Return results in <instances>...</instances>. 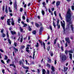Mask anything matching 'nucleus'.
<instances>
[{
    "label": "nucleus",
    "instance_id": "1",
    "mask_svg": "<svg viewBox=\"0 0 74 74\" xmlns=\"http://www.w3.org/2000/svg\"><path fill=\"white\" fill-rule=\"evenodd\" d=\"M70 21H71V13L70 12V9H69L67 12L66 22H70Z\"/></svg>",
    "mask_w": 74,
    "mask_h": 74
},
{
    "label": "nucleus",
    "instance_id": "2",
    "mask_svg": "<svg viewBox=\"0 0 74 74\" xmlns=\"http://www.w3.org/2000/svg\"><path fill=\"white\" fill-rule=\"evenodd\" d=\"M63 23L62 22V21L61 22V25L62 26L63 28V29L64 31V29H65V27H64V26H65V24L64 23V21L63 20Z\"/></svg>",
    "mask_w": 74,
    "mask_h": 74
},
{
    "label": "nucleus",
    "instance_id": "3",
    "mask_svg": "<svg viewBox=\"0 0 74 74\" xmlns=\"http://www.w3.org/2000/svg\"><path fill=\"white\" fill-rule=\"evenodd\" d=\"M62 60H66L67 59V58L66 57V56L64 55H63L62 57Z\"/></svg>",
    "mask_w": 74,
    "mask_h": 74
},
{
    "label": "nucleus",
    "instance_id": "4",
    "mask_svg": "<svg viewBox=\"0 0 74 74\" xmlns=\"http://www.w3.org/2000/svg\"><path fill=\"white\" fill-rule=\"evenodd\" d=\"M14 5V8H15L16 10V8H17V4H16V1H15Z\"/></svg>",
    "mask_w": 74,
    "mask_h": 74
},
{
    "label": "nucleus",
    "instance_id": "5",
    "mask_svg": "<svg viewBox=\"0 0 74 74\" xmlns=\"http://www.w3.org/2000/svg\"><path fill=\"white\" fill-rule=\"evenodd\" d=\"M65 40L66 41H67L68 43H70V40L69 39V38H65Z\"/></svg>",
    "mask_w": 74,
    "mask_h": 74
},
{
    "label": "nucleus",
    "instance_id": "6",
    "mask_svg": "<svg viewBox=\"0 0 74 74\" xmlns=\"http://www.w3.org/2000/svg\"><path fill=\"white\" fill-rule=\"evenodd\" d=\"M59 20H58L57 25L58 27V29H60V25H59Z\"/></svg>",
    "mask_w": 74,
    "mask_h": 74
},
{
    "label": "nucleus",
    "instance_id": "7",
    "mask_svg": "<svg viewBox=\"0 0 74 74\" xmlns=\"http://www.w3.org/2000/svg\"><path fill=\"white\" fill-rule=\"evenodd\" d=\"M10 20H11V19H8L7 21V22L8 23V25L9 26L10 25Z\"/></svg>",
    "mask_w": 74,
    "mask_h": 74
},
{
    "label": "nucleus",
    "instance_id": "8",
    "mask_svg": "<svg viewBox=\"0 0 74 74\" xmlns=\"http://www.w3.org/2000/svg\"><path fill=\"white\" fill-rule=\"evenodd\" d=\"M42 27H41L40 29L39 30V34L40 35H41L42 34Z\"/></svg>",
    "mask_w": 74,
    "mask_h": 74
},
{
    "label": "nucleus",
    "instance_id": "9",
    "mask_svg": "<svg viewBox=\"0 0 74 74\" xmlns=\"http://www.w3.org/2000/svg\"><path fill=\"white\" fill-rule=\"evenodd\" d=\"M60 5V2L59 1H57L56 3V5L57 7L59 6Z\"/></svg>",
    "mask_w": 74,
    "mask_h": 74
},
{
    "label": "nucleus",
    "instance_id": "10",
    "mask_svg": "<svg viewBox=\"0 0 74 74\" xmlns=\"http://www.w3.org/2000/svg\"><path fill=\"white\" fill-rule=\"evenodd\" d=\"M41 13L42 15H43V16L44 15H45V12H44V10H42Z\"/></svg>",
    "mask_w": 74,
    "mask_h": 74
},
{
    "label": "nucleus",
    "instance_id": "11",
    "mask_svg": "<svg viewBox=\"0 0 74 74\" xmlns=\"http://www.w3.org/2000/svg\"><path fill=\"white\" fill-rule=\"evenodd\" d=\"M12 20V25H14V21L13 20V18H11Z\"/></svg>",
    "mask_w": 74,
    "mask_h": 74
},
{
    "label": "nucleus",
    "instance_id": "12",
    "mask_svg": "<svg viewBox=\"0 0 74 74\" xmlns=\"http://www.w3.org/2000/svg\"><path fill=\"white\" fill-rule=\"evenodd\" d=\"M11 33L12 34H16V32H14L12 31H11Z\"/></svg>",
    "mask_w": 74,
    "mask_h": 74
},
{
    "label": "nucleus",
    "instance_id": "13",
    "mask_svg": "<svg viewBox=\"0 0 74 74\" xmlns=\"http://www.w3.org/2000/svg\"><path fill=\"white\" fill-rule=\"evenodd\" d=\"M51 70L53 72L55 71V68H54V67L53 66H51Z\"/></svg>",
    "mask_w": 74,
    "mask_h": 74
},
{
    "label": "nucleus",
    "instance_id": "14",
    "mask_svg": "<svg viewBox=\"0 0 74 74\" xmlns=\"http://www.w3.org/2000/svg\"><path fill=\"white\" fill-rule=\"evenodd\" d=\"M68 69V68L64 67V71H66Z\"/></svg>",
    "mask_w": 74,
    "mask_h": 74
},
{
    "label": "nucleus",
    "instance_id": "15",
    "mask_svg": "<svg viewBox=\"0 0 74 74\" xmlns=\"http://www.w3.org/2000/svg\"><path fill=\"white\" fill-rule=\"evenodd\" d=\"M5 12L6 14L8 13V10H7V6H6Z\"/></svg>",
    "mask_w": 74,
    "mask_h": 74
},
{
    "label": "nucleus",
    "instance_id": "16",
    "mask_svg": "<svg viewBox=\"0 0 74 74\" xmlns=\"http://www.w3.org/2000/svg\"><path fill=\"white\" fill-rule=\"evenodd\" d=\"M6 35H7V36L8 37V38H9V35H8V31H6Z\"/></svg>",
    "mask_w": 74,
    "mask_h": 74
},
{
    "label": "nucleus",
    "instance_id": "17",
    "mask_svg": "<svg viewBox=\"0 0 74 74\" xmlns=\"http://www.w3.org/2000/svg\"><path fill=\"white\" fill-rule=\"evenodd\" d=\"M46 73V71H45V69H43L42 70V74H45V73Z\"/></svg>",
    "mask_w": 74,
    "mask_h": 74
},
{
    "label": "nucleus",
    "instance_id": "18",
    "mask_svg": "<svg viewBox=\"0 0 74 74\" xmlns=\"http://www.w3.org/2000/svg\"><path fill=\"white\" fill-rule=\"evenodd\" d=\"M10 66H13L14 67V68H15V65L14 64H10Z\"/></svg>",
    "mask_w": 74,
    "mask_h": 74
},
{
    "label": "nucleus",
    "instance_id": "19",
    "mask_svg": "<svg viewBox=\"0 0 74 74\" xmlns=\"http://www.w3.org/2000/svg\"><path fill=\"white\" fill-rule=\"evenodd\" d=\"M20 30L21 32H23V29L22 28V27H20Z\"/></svg>",
    "mask_w": 74,
    "mask_h": 74
},
{
    "label": "nucleus",
    "instance_id": "20",
    "mask_svg": "<svg viewBox=\"0 0 74 74\" xmlns=\"http://www.w3.org/2000/svg\"><path fill=\"white\" fill-rule=\"evenodd\" d=\"M23 68H24V69H29V67L27 66H23Z\"/></svg>",
    "mask_w": 74,
    "mask_h": 74
},
{
    "label": "nucleus",
    "instance_id": "21",
    "mask_svg": "<svg viewBox=\"0 0 74 74\" xmlns=\"http://www.w3.org/2000/svg\"><path fill=\"white\" fill-rule=\"evenodd\" d=\"M69 55H70V58L71 59H72V54L71 53H69Z\"/></svg>",
    "mask_w": 74,
    "mask_h": 74
},
{
    "label": "nucleus",
    "instance_id": "22",
    "mask_svg": "<svg viewBox=\"0 0 74 74\" xmlns=\"http://www.w3.org/2000/svg\"><path fill=\"white\" fill-rule=\"evenodd\" d=\"M58 40V38H56V40H54V44H56V41H57V40Z\"/></svg>",
    "mask_w": 74,
    "mask_h": 74
},
{
    "label": "nucleus",
    "instance_id": "23",
    "mask_svg": "<svg viewBox=\"0 0 74 74\" xmlns=\"http://www.w3.org/2000/svg\"><path fill=\"white\" fill-rule=\"evenodd\" d=\"M23 40V37H22V36H21V38L20 40V42H22V41Z\"/></svg>",
    "mask_w": 74,
    "mask_h": 74
},
{
    "label": "nucleus",
    "instance_id": "24",
    "mask_svg": "<svg viewBox=\"0 0 74 74\" xmlns=\"http://www.w3.org/2000/svg\"><path fill=\"white\" fill-rule=\"evenodd\" d=\"M32 33L33 34H36V31L34 30L32 32Z\"/></svg>",
    "mask_w": 74,
    "mask_h": 74
},
{
    "label": "nucleus",
    "instance_id": "25",
    "mask_svg": "<svg viewBox=\"0 0 74 74\" xmlns=\"http://www.w3.org/2000/svg\"><path fill=\"white\" fill-rule=\"evenodd\" d=\"M38 45H39V44L37 42L36 45V47H38Z\"/></svg>",
    "mask_w": 74,
    "mask_h": 74
},
{
    "label": "nucleus",
    "instance_id": "26",
    "mask_svg": "<svg viewBox=\"0 0 74 74\" xmlns=\"http://www.w3.org/2000/svg\"><path fill=\"white\" fill-rule=\"evenodd\" d=\"M8 58V57H7V56H5L4 59L5 60H7Z\"/></svg>",
    "mask_w": 74,
    "mask_h": 74
},
{
    "label": "nucleus",
    "instance_id": "27",
    "mask_svg": "<svg viewBox=\"0 0 74 74\" xmlns=\"http://www.w3.org/2000/svg\"><path fill=\"white\" fill-rule=\"evenodd\" d=\"M48 62L49 63H51V59H49L48 60Z\"/></svg>",
    "mask_w": 74,
    "mask_h": 74
},
{
    "label": "nucleus",
    "instance_id": "28",
    "mask_svg": "<svg viewBox=\"0 0 74 74\" xmlns=\"http://www.w3.org/2000/svg\"><path fill=\"white\" fill-rule=\"evenodd\" d=\"M14 49L15 50V52H16H16H18V49H17L14 48Z\"/></svg>",
    "mask_w": 74,
    "mask_h": 74
},
{
    "label": "nucleus",
    "instance_id": "29",
    "mask_svg": "<svg viewBox=\"0 0 74 74\" xmlns=\"http://www.w3.org/2000/svg\"><path fill=\"white\" fill-rule=\"evenodd\" d=\"M38 41L40 43L41 45H42V42H41L40 40H38Z\"/></svg>",
    "mask_w": 74,
    "mask_h": 74
},
{
    "label": "nucleus",
    "instance_id": "30",
    "mask_svg": "<svg viewBox=\"0 0 74 74\" xmlns=\"http://www.w3.org/2000/svg\"><path fill=\"white\" fill-rule=\"evenodd\" d=\"M71 30H72V31H73V29L74 28L73 26L72 25H71Z\"/></svg>",
    "mask_w": 74,
    "mask_h": 74
},
{
    "label": "nucleus",
    "instance_id": "31",
    "mask_svg": "<svg viewBox=\"0 0 74 74\" xmlns=\"http://www.w3.org/2000/svg\"><path fill=\"white\" fill-rule=\"evenodd\" d=\"M59 15L60 18H61V20H62V19H63V18H62V16H61V14H59Z\"/></svg>",
    "mask_w": 74,
    "mask_h": 74
},
{
    "label": "nucleus",
    "instance_id": "32",
    "mask_svg": "<svg viewBox=\"0 0 74 74\" xmlns=\"http://www.w3.org/2000/svg\"><path fill=\"white\" fill-rule=\"evenodd\" d=\"M37 71L38 74H39V73H40V70L39 69H37Z\"/></svg>",
    "mask_w": 74,
    "mask_h": 74
},
{
    "label": "nucleus",
    "instance_id": "33",
    "mask_svg": "<svg viewBox=\"0 0 74 74\" xmlns=\"http://www.w3.org/2000/svg\"><path fill=\"white\" fill-rule=\"evenodd\" d=\"M20 65H21V64H23V62L22 61H21L19 62Z\"/></svg>",
    "mask_w": 74,
    "mask_h": 74
},
{
    "label": "nucleus",
    "instance_id": "34",
    "mask_svg": "<svg viewBox=\"0 0 74 74\" xmlns=\"http://www.w3.org/2000/svg\"><path fill=\"white\" fill-rule=\"evenodd\" d=\"M65 53V54H66V55H67V54L68 53V51H67V50H66Z\"/></svg>",
    "mask_w": 74,
    "mask_h": 74
},
{
    "label": "nucleus",
    "instance_id": "35",
    "mask_svg": "<svg viewBox=\"0 0 74 74\" xmlns=\"http://www.w3.org/2000/svg\"><path fill=\"white\" fill-rule=\"evenodd\" d=\"M35 25H36V26L37 27H38V26H39V25H38L37 23H36L35 24Z\"/></svg>",
    "mask_w": 74,
    "mask_h": 74
},
{
    "label": "nucleus",
    "instance_id": "36",
    "mask_svg": "<svg viewBox=\"0 0 74 74\" xmlns=\"http://www.w3.org/2000/svg\"><path fill=\"white\" fill-rule=\"evenodd\" d=\"M53 26H54L55 28L56 27V25L55 24V23L54 22V21L53 22Z\"/></svg>",
    "mask_w": 74,
    "mask_h": 74
},
{
    "label": "nucleus",
    "instance_id": "37",
    "mask_svg": "<svg viewBox=\"0 0 74 74\" xmlns=\"http://www.w3.org/2000/svg\"><path fill=\"white\" fill-rule=\"evenodd\" d=\"M8 41H9V43L10 44H11V41L9 39H8Z\"/></svg>",
    "mask_w": 74,
    "mask_h": 74
},
{
    "label": "nucleus",
    "instance_id": "38",
    "mask_svg": "<svg viewBox=\"0 0 74 74\" xmlns=\"http://www.w3.org/2000/svg\"><path fill=\"white\" fill-rule=\"evenodd\" d=\"M25 47V46H22L21 47V49H23Z\"/></svg>",
    "mask_w": 74,
    "mask_h": 74
},
{
    "label": "nucleus",
    "instance_id": "39",
    "mask_svg": "<svg viewBox=\"0 0 74 74\" xmlns=\"http://www.w3.org/2000/svg\"><path fill=\"white\" fill-rule=\"evenodd\" d=\"M47 74H49V71L48 70H47Z\"/></svg>",
    "mask_w": 74,
    "mask_h": 74
},
{
    "label": "nucleus",
    "instance_id": "40",
    "mask_svg": "<svg viewBox=\"0 0 74 74\" xmlns=\"http://www.w3.org/2000/svg\"><path fill=\"white\" fill-rule=\"evenodd\" d=\"M43 47H44V49H45V43L44 42H43Z\"/></svg>",
    "mask_w": 74,
    "mask_h": 74
},
{
    "label": "nucleus",
    "instance_id": "41",
    "mask_svg": "<svg viewBox=\"0 0 74 74\" xmlns=\"http://www.w3.org/2000/svg\"><path fill=\"white\" fill-rule=\"evenodd\" d=\"M22 18L24 20H25V16H22Z\"/></svg>",
    "mask_w": 74,
    "mask_h": 74
},
{
    "label": "nucleus",
    "instance_id": "42",
    "mask_svg": "<svg viewBox=\"0 0 74 74\" xmlns=\"http://www.w3.org/2000/svg\"><path fill=\"white\" fill-rule=\"evenodd\" d=\"M3 32H4V29H1V33H3Z\"/></svg>",
    "mask_w": 74,
    "mask_h": 74
},
{
    "label": "nucleus",
    "instance_id": "43",
    "mask_svg": "<svg viewBox=\"0 0 74 74\" xmlns=\"http://www.w3.org/2000/svg\"><path fill=\"white\" fill-rule=\"evenodd\" d=\"M68 52H69V53H73V51H68Z\"/></svg>",
    "mask_w": 74,
    "mask_h": 74
},
{
    "label": "nucleus",
    "instance_id": "44",
    "mask_svg": "<svg viewBox=\"0 0 74 74\" xmlns=\"http://www.w3.org/2000/svg\"><path fill=\"white\" fill-rule=\"evenodd\" d=\"M1 20H3V19H4V17L3 16V17H1Z\"/></svg>",
    "mask_w": 74,
    "mask_h": 74
},
{
    "label": "nucleus",
    "instance_id": "45",
    "mask_svg": "<svg viewBox=\"0 0 74 74\" xmlns=\"http://www.w3.org/2000/svg\"><path fill=\"white\" fill-rule=\"evenodd\" d=\"M71 8L72 10H74V6H71Z\"/></svg>",
    "mask_w": 74,
    "mask_h": 74
},
{
    "label": "nucleus",
    "instance_id": "46",
    "mask_svg": "<svg viewBox=\"0 0 74 74\" xmlns=\"http://www.w3.org/2000/svg\"><path fill=\"white\" fill-rule=\"evenodd\" d=\"M46 66H47V67H49L50 66V65L49 64H47Z\"/></svg>",
    "mask_w": 74,
    "mask_h": 74
},
{
    "label": "nucleus",
    "instance_id": "47",
    "mask_svg": "<svg viewBox=\"0 0 74 74\" xmlns=\"http://www.w3.org/2000/svg\"><path fill=\"white\" fill-rule=\"evenodd\" d=\"M22 11H23V9L22 8H20V11H21V12H22Z\"/></svg>",
    "mask_w": 74,
    "mask_h": 74
},
{
    "label": "nucleus",
    "instance_id": "48",
    "mask_svg": "<svg viewBox=\"0 0 74 74\" xmlns=\"http://www.w3.org/2000/svg\"><path fill=\"white\" fill-rule=\"evenodd\" d=\"M56 12L55 11L54 12V14L56 16Z\"/></svg>",
    "mask_w": 74,
    "mask_h": 74
},
{
    "label": "nucleus",
    "instance_id": "49",
    "mask_svg": "<svg viewBox=\"0 0 74 74\" xmlns=\"http://www.w3.org/2000/svg\"><path fill=\"white\" fill-rule=\"evenodd\" d=\"M24 26H23V27H26V26H27V24H26L25 23H24L23 25Z\"/></svg>",
    "mask_w": 74,
    "mask_h": 74
},
{
    "label": "nucleus",
    "instance_id": "50",
    "mask_svg": "<svg viewBox=\"0 0 74 74\" xmlns=\"http://www.w3.org/2000/svg\"><path fill=\"white\" fill-rule=\"evenodd\" d=\"M26 51L28 52V53H29V50L28 49H26Z\"/></svg>",
    "mask_w": 74,
    "mask_h": 74
},
{
    "label": "nucleus",
    "instance_id": "51",
    "mask_svg": "<svg viewBox=\"0 0 74 74\" xmlns=\"http://www.w3.org/2000/svg\"><path fill=\"white\" fill-rule=\"evenodd\" d=\"M5 7L4 6H3V9H2V10L3 11H4V8H5Z\"/></svg>",
    "mask_w": 74,
    "mask_h": 74
},
{
    "label": "nucleus",
    "instance_id": "52",
    "mask_svg": "<svg viewBox=\"0 0 74 74\" xmlns=\"http://www.w3.org/2000/svg\"><path fill=\"white\" fill-rule=\"evenodd\" d=\"M61 50L62 51H63V47L62 46L61 47Z\"/></svg>",
    "mask_w": 74,
    "mask_h": 74
},
{
    "label": "nucleus",
    "instance_id": "53",
    "mask_svg": "<svg viewBox=\"0 0 74 74\" xmlns=\"http://www.w3.org/2000/svg\"><path fill=\"white\" fill-rule=\"evenodd\" d=\"M56 63H57V62H56V60H55V61H54V64H56Z\"/></svg>",
    "mask_w": 74,
    "mask_h": 74
},
{
    "label": "nucleus",
    "instance_id": "54",
    "mask_svg": "<svg viewBox=\"0 0 74 74\" xmlns=\"http://www.w3.org/2000/svg\"><path fill=\"white\" fill-rule=\"evenodd\" d=\"M0 51H1V52H4V51L1 49H0Z\"/></svg>",
    "mask_w": 74,
    "mask_h": 74
},
{
    "label": "nucleus",
    "instance_id": "55",
    "mask_svg": "<svg viewBox=\"0 0 74 74\" xmlns=\"http://www.w3.org/2000/svg\"><path fill=\"white\" fill-rule=\"evenodd\" d=\"M50 49V47H48L47 48V49L48 51H49Z\"/></svg>",
    "mask_w": 74,
    "mask_h": 74
},
{
    "label": "nucleus",
    "instance_id": "56",
    "mask_svg": "<svg viewBox=\"0 0 74 74\" xmlns=\"http://www.w3.org/2000/svg\"><path fill=\"white\" fill-rule=\"evenodd\" d=\"M50 29L51 30H52V27L51 26H50Z\"/></svg>",
    "mask_w": 74,
    "mask_h": 74
},
{
    "label": "nucleus",
    "instance_id": "57",
    "mask_svg": "<svg viewBox=\"0 0 74 74\" xmlns=\"http://www.w3.org/2000/svg\"><path fill=\"white\" fill-rule=\"evenodd\" d=\"M35 53L34 52V54L33 55V59H34V56H35V54H34Z\"/></svg>",
    "mask_w": 74,
    "mask_h": 74
},
{
    "label": "nucleus",
    "instance_id": "58",
    "mask_svg": "<svg viewBox=\"0 0 74 74\" xmlns=\"http://www.w3.org/2000/svg\"><path fill=\"white\" fill-rule=\"evenodd\" d=\"M5 35L4 34H3L2 35L3 37H5Z\"/></svg>",
    "mask_w": 74,
    "mask_h": 74
},
{
    "label": "nucleus",
    "instance_id": "59",
    "mask_svg": "<svg viewBox=\"0 0 74 74\" xmlns=\"http://www.w3.org/2000/svg\"><path fill=\"white\" fill-rule=\"evenodd\" d=\"M1 63H3L4 64H5L4 62V61L3 60H1Z\"/></svg>",
    "mask_w": 74,
    "mask_h": 74
},
{
    "label": "nucleus",
    "instance_id": "60",
    "mask_svg": "<svg viewBox=\"0 0 74 74\" xmlns=\"http://www.w3.org/2000/svg\"><path fill=\"white\" fill-rule=\"evenodd\" d=\"M27 22H28V23L29 22V20L28 19H27Z\"/></svg>",
    "mask_w": 74,
    "mask_h": 74
},
{
    "label": "nucleus",
    "instance_id": "61",
    "mask_svg": "<svg viewBox=\"0 0 74 74\" xmlns=\"http://www.w3.org/2000/svg\"><path fill=\"white\" fill-rule=\"evenodd\" d=\"M14 45L15 47H16V45H17V44L14 42Z\"/></svg>",
    "mask_w": 74,
    "mask_h": 74
},
{
    "label": "nucleus",
    "instance_id": "62",
    "mask_svg": "<svg viewBox=\"0 0 74 74\" xmlns=\"http://www.w3.org/2000/svg\"><path fill=\"white\" fill-rule=\"evenodd\" d=\"M29 31H31V30H32V29L30 27H29Z\"/></svg>",
    "mask_w": 74,
    "mask_h": 74
},
{
    "label": "nucleus",
    "instance_id": "63",
    "mask_svg": "<svg viewBox=\"0 0 74 74\" xmlns=\"http://www.w3.org/2000/svg\"><path fill=\"white\" fill-rule=\"evenodd\" d=\"M6 62L7 63H9V62H10V60L8 59Z\"/></svg>",
    "mask_w": 74,
    "mask_h": 74
},
{
    "label": "nucleus",
    "instance_id": "64",
    "mask_svg": "<svg viewBox=\"0 0 74 74\" xmlns=\"http://www.w3.org/2000/svg\"><path fill=\"white\" fill-rule=\"evenodd\" d=\"M10 2V5H12V1Z\"/></svg>",
    "mask_w": 74,
    "mask_h": 74
}]
</instances>
